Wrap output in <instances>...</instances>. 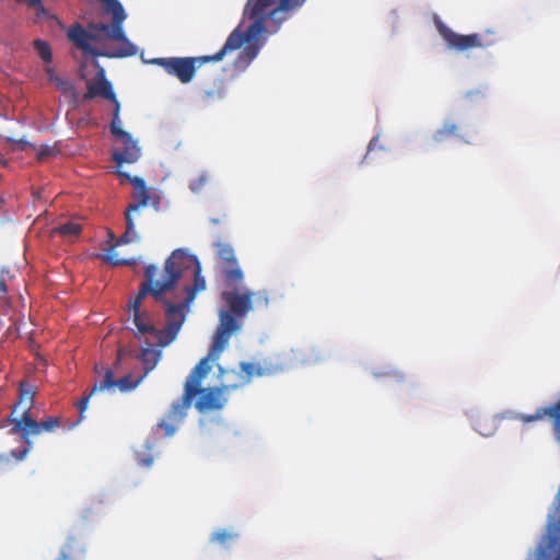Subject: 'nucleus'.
<instances>
[{"label":"nucleus","mask_w":560,"mask_h":560,"mask_svg":"<svg viewBox=\"0 0 560 560\" xmlns=\"http://www.w3.org/2000/svg\"><path fill=\"white\" fill-rule=\"evenodd\" d=\"M82 232V225L74 221L61 223L51 230L52 235H60L68 242H74Z\"/></svg>","instance_id":"412c9836"},{"label":"nucleus","mask_w":560,"mask_h":560,"mask_svg":"<svg viewBox=\"0 0 560 560\" xmlns=\"http://www.w3.org/2000/svg\"><path fill=\"white\" fill-rule=\"evenodd\" d=\"M549 418L556 441L560 444V399L546 407H540L532 415L520 413L516 419L523 423L541 421Z\"/></svg>","instance_id":"f3484780"},{"label":"nucleus","mask_w":560,"mask_h":560,"mask_svg":"<svg viewBox=\"0 0 560 560\" xmlns=\"http://www.w3.org/2000/svg\"><path fill=\"white\" fill-rule=\"evenodd\" d=\"M162 302L165 306L166 323L164 328L159 329L158 346L166 347L176 339L185 322L186 310L189 307L190 303L184 301L183 303L174 304L164 299H162Z\"/></svg>","instance_id":"ddd939ff"},{"label":"nucleus","mask_w":560,"mask_h":560,"mask_svg":"<svg viewBox=\"0 0 560 560\" xmlns=\"http://www.w3.org/2000/svg\"><path fill=\"white\" fill-rule=\"evenodd\" d=\"M190 271L194 278L192 285H186L187 303H191L197 293L206 289V280L201 275V266L198 258L184 249H175L165 260L162 269L153 264L145 266L144 278H151L161 289L159 292L168 293L176 289L178 281L186 272Z\"/></svg>","instance_id":"20e7f679"},{"label":"nucleus","mask_w":560,"mask_h":560,"mask_svg":"<svg viewBox=\"0 0 560 560\" xmlns=\"http://www.w3.org/2000/svg\"><path fill=\"white\" fill-rule=\"evenodd\" d=\"M96 373L103 372L104 377L101 381H96L92 387V393H100L104 390H109L112 388L117 387L120 392L126 393L130 392L138 387V385L143 381L144 375H141L138 378H133L131 375H126L119 380H115L114 372L110 369H106L100 365H95L94 368Z\"/></svg>","instance_id":"dca6fc26"},{"label":"nucleus","mask_w":560,"mask_h":560,"mask_svg":"<svg viewBox=\"0 0 560 560\" xmlns=\"http://www.w3.org/2000/svg\"><path fill=\"white\" fill-rule=\"evenodd\" d=\"M457 125L451 121H446L442 128L435 131L434 140L441 142L451 136H455L457 133Z\"/></svg>","instance_id":"a878e982"},{"label":"nucleus","mask_w":560,"mask_h":560,"mask_svg":"<svg viewBox=\"0 0 560 560\" xmlns=\"http://www.w3.org/2000/svg\"><path fill=\"white\" fill-rule=\"evenodd\" d=\"M214 247L217 249V267L224 285L242 284L244 281V272L240 267L234 248L223 242H217Z\"/></svg>","instance_id":"f8f14e48"},{"label":"nucleus","mask_w":560,"mask_h":560,"mask_svg":"<svg viewBox=\"0 0 560 560\" xmlns=\"http://www.w3.org/2000/svg\"><path fill=\"white\" fill-rule=\"evenodd\" d=\"M161 289L158 287V283L151 278H145V280L141 283L139 292L135 296V299L129 302V311L132 314L133 324L138 329L140 335H151L158 341L159 338V329L152 323L149 314L147 312H141V304L143 299L150 294L153 296L155 301H162L164 293L159 292Z\"/></svg>","instance_id":"1a4fd4ad"},{"label":"nucleus","mask_w":560,"mask_h":560,"mask_svg":"<svg viewBox=\"0 0 560 560\" xmlns=\"http://www.w3.org/2000/svg\"><path fill=\"white\" fill-rule=\"evenodd\" d=\"M475 428L483 436H488L492 432L491 428L487 425L486 418H481V417L477 418L475 421Z\"/></svg>","instance_id":"c85d7f7f"},{"label":"nucleus","mask_w":560,"mask_h":560,"mask_svg":"<svg viewBox=\"0 0 560 560\" xmlns=\"http://www.w3.org/2000/svg\"><path fill=\"white\" fill-rule=\"evenodd\" d=\"M238 537L237 534L230 532L228 529H218L214 533H212L210 540L212 542L220 544L222 546L228 547L231 541L236 539Z\"/></svg>","instance_id":"b1692460"},{"label":"nucleus","mask_w":560,"mask_h":560,"mask_svg":"<svg viewBox=\"0 0 560 560\" xmlns=\"http://www.w3.org/2000/svg\"><path fill=\"white\" fill-rule=\"evenodd\" d=\"M209 174L207 172H202L196 178L190 180L189 188L194 192H200L203 189V187L209 183Z\"/></svg>","instance_id":"cd10ccee"},{"label":"nucleus","mask_w":560,"mask_h":560,"mask_svg":"<svg viewBox=\"0 0 560 560\" xmlns=\"http://www.w3.org/2000/svg\"><path fill=\"white\" fill-rule=\"evenodd\" d=\"M153 459L151 457H143V458H139V463L142 465V466H145V467H149L151 464H152Z\"/></svg>","instance_id":"473e14b6"},{"label":"nucleus","mask_w":560,"mask_h":560,"mask_svg":"<svg viewBox=\"0 0 560 560\" xmlns=\"http://www.w3.org/2000/svg\"><path fill=\"white\" fill-rule=\"evenodd\" d=\"M104 259L106 262H108L112 266H126V265L133 264V261H131V260L119 258L118 253L115 248V245L110 246L107 249Z\"/></svg>","instance_id":"bb28decb"},{"label":"nucleus","mask_w":560,"mask_h":560,"mask_svg":"<svg viewBox=\"0 0 560 560\" xmlns=\"http://www.w3.org/2000/svg\"><path fill=\"white\" fill-rule=\"evenodd\" d=\"M377 140H378V138H377V137H374V138L370 141L369 147H368V153H370V152L373 150V148H374L375 143L377 142Z\"/></svg>","instance_id":"72a5a7b5"},{"label":"nucleus","mask_w":560,"mask_h":560,"mask_svg":"<svg viewBox=\"0 0 560 560\" xmlns=\"http://www.w3.org/2000/svg\"><path fill=\"white\" fill-rule=\"evenodd\" d=\"M56 83H57L58 88L66 90L67 83L63 82L62 80H60L59 78H56Z\"/></svg>","instance_id":"f704fd0d"},{"label":"nucleus","mask_w":560,"mask_h":560,"mask_svg":"<svg viewBox=\"0 0 560 560\" xmlns=\"http://www.w3.org/2000/svg\"><path fill=\"white\" fill-rule=\"evenodd\" d=\"M34 48L38 56L47 63L52 61V52L50 45L43 39L34 40Z\"/></svg>","instance_id":"393cba45"},{"label":"nucleus","mask_w":560,"mask_h":560,"mask_svg":"<svg viewBox=\"0 0 560 560\" xmlns=\"http://www.w3.org/2000/svg\"><path fill=\"white\" fill-rule=\"evenodd\" d=\"M159 359H160L159 351L151 349V348L142 349L141 354H140V360L143 363L144 373L142 375H144V377L148 375V373L150 371H152L155 368Z\"/></svg>","instance_id":"5701e85b"},{"label":"nucleus","mask_w":560,"mask_h":560,"mask_svg":"<svg viewBox=\"0 0 560 560\" xmlns=\"http://www.w3.org/2000/svg\"><path fill=\"white\" fill-rule=\"evenodd\" d=\"M121 120L119 117V108H114L113 118L110 122V132L114 137L120 139L124 144L122 151H114L113 159L118 164H131L140 158V148L132 139L131 135L120 127Z\"/></svg>","instance_id":"4468645a"},{"label":"nucleus","mask_w":560,"mask_h":560,"mask_svg":"<svg viewBox=\"0 0 560 560\" xmlns=\"http://www.w3.org/2000/svg\"><path fill=\"white\" fill-rule=\"evenodd\" d=\"M42 0H28V4L32 7L34 4H39Z\"/></svg>","instance_id":"4c0bfd02"},{"label":"nucleus","mask_w":560,"mask_h":560,"mask_svg":"<svg viewBox=\"0 0 560 560\" xmlns=\"http://www.w3.org/2000/svg\"><path fill=\"white\" fill-rule=\"evenodd\" d=\"M8 288L3 280H0V293H7Z\"/></svg>","instance_id":"c9c22d12"},{"label":"nucleus","mask_w":560,"mask_h":560,"mask_svg":"<svg viewBox=\"0 0 560 560\" xmlns=\"http://www.w3.org/2000/svg\"><path fill=\"white\" fill-rule=\"evenodd\" d=\"M222 317V324L219 330L213 335L208 354L196 364L186 378V382H191V384L197 387L196 396H198V398L195 402V407L200 412L220 410L228 401V392L223 389V387H202V381L210 373L212 363L218 361L221 353L228 347L231 330L236 327L235 320L230 315L224 314Z\"/></svg>","instance_id":"7ed1b4c3"},{"label":"nucleus","mask_w":560,"mask_h":560,"mask_svg":"<svg viewBox=\"0 0 560 560\" xmlns=\"http://www.w3.org/2000/svg\"><path fill=\"white\" fill-rule=\"evenodd\" d=\"M96 96H102L115 104V108L120 109L119 102L117 101L116 94L113 91V86L104 75V71L98 72L97 79L93 82H89L88 92L84 94V100H92Z\"/></svg>","instance_id":"a211bd4d"},{"label":"nucleus","mask_w":560,"mask_h":560,"mask_svg":"<svg viewBox=\"0 0 560 560\" xmlns=\"http://www.w3.org/2000/svg\"><path fill=\"white\" fill-rule=\"evenodd\" d=\"M224 81L222 79H217L213 81V84L209 89L203 91L200 100L205 105H212L215 102L224 98Z\"/></svg>","instance_id":"aec40b11"},{"label":"nucleus","mask_w":560,"mask_h":560,"mask_svg":"<svg viewBox=\"0 0 560 560\" xmlns=\"http://www.w3.org/2000/svg\"><path fill=\"white\" fill-rule=\"evenodd\" d=\"M434 24L447 48L456 51H466L474 48H487L494 44L493 32H487L491 37H486L479 33L468 35L457 34L446 26L439 18L434 19Z\"/></svg>","instance_id":"9d476101"},{"label":"nucleus","mask_w":560,"mask_h":560,"mask_svg":"<svg viewBox=\"0 0 560 560\" xmlns=\"http://www.w3.org/2000/svg\"><path fill=\"white\" fill-rule=\"evenodd\" d=\"M50 153H51V149L49 147L40 148L38 151V159L43 160L46 156L50 155Z\"/></svg>","instance_id":"2f4dec72"},{"label":"nucleus","mask_w":560,"mask_h":560,"mask_svg":"<svg viewBox=\"0 0 560 560\" xmlns=\"http://www.w3.org/2000/svg\"><path fill=\"white\" fill-rule=\"evenodd\" d=\"M211 221H212V223H214V224H217V223L219 222V220H215V219H212Z\"/></svg>","instance_id":"58836bf2"},{"label":"nucleus","mask_w":560,"mask_h":560,"mask_svg":"<svg viewBox=\"0 0 560 560\" xmlns=\"http://www.w3.org/2000/svg\"><path fill=\"white\" fill-rule=\"evenodd\" d=\"M196 393L197 387L191 382H185L182 397L172 404L162 421L158 424L160 429L164 430L165 436H172L176 432L178 424L185 419L187 411L191 407Z\"/></svg>","instance_id":"9b49d317"},{"label":"nucleus","mask_w":560,"mask_h":560,"mask_svg":"<svg viewBox=\"0 0 560 560\" xmlns=\"http://www.w3.org/2000/svg\"><path fill=\"white\" fill-rule=\"evenodd\" d=\"M33 7L36 9V21H42L43 19H46V18H51L54 20H57V18L55 15H49L48 11L46 10V8L43 5L42 2L39 4H34Z\"/></svg>","instance_id":"7c9ffc66"},{"label":"nucleus","mask_w":560,"mask_h":560,"mask_svg":"<svg viewBox=\"0 0 560 560\" xmlns=\"http://www.w3.org/2000/svg\"><path fill=\"white\" fill-rule=\"evenodd\" d=\"M241 284L225 285L221 292V300L225 303L229 310H221L219 313V325L215 332L222 324V316L230 315L236 323L235 329L231 330V335L237 331L241 327L237 318L244 317L249 311L256 307L266 308L269 304V298L266 291L253 292L249 289L240 290Z\"/></svg>","instance_id":"39448f33"},{"label":"nucleus","mask_w":560,"mask_h":560,"mask_svg":"<svg viewBox=\"0 0 560 560\" xmlns=\"http://www.w3.org/2000/svg\"><path fill=\"white\" fill-rule=\"evenodd\" d=\"M236 39L232 36L226 39L222 48L210 56L202 57H171V58H155L151 62L161 66L166 73L176 77L182 83H189L199 67L206 62H218L221 61L229 52L231 48L235 47Z\"/></svg>","instance_id":"423d86ee"},{"label":"nucleus","mask_w":560,"mask_h":560,"mask_svg":"<svg viewBox=\"0 0 560 560\" xmlns=\"http://www.w3.org/2000/svg\"><path fill=\"white\" fill-rule=\"evenodd\" d=\"M8 421L13 424L10 430L12 434H20L24 443L31 444L30 438L38 435L43 432H52L61 425L59 417L50 416L44 421H36L32 418H8Z\"/></svg>","instance_id":"2eb2a0df"},{"label":"nucleus","mask_w":560,"mask_h":560,"mask_svg":"<svg viewBox=\"0 0 560 560\" xmlns=\"http://www.w3.org/2000/svg\"><path fill=\"white\" fill-rule=\"evenodd\" d=\"M94 394L95 393H92V390H91L88 395H84L79 401H77L75 407L78 408V410L80 412V419L83 418V413L88 408L89 400H90L91 396H93Z\"/></svg>","instance_id":"c756f323"},{"label":"nucleus","mask_w":560,"mask_h":560,"mask_svg":"<svg viewBox=\"0 0 560 560\" xmlns=\"http://www.w3.org/2000/svg\"><path fill=\"white\" fill-rule=\"evenodd\" d=\"M305 0H247L243 18L252 21L246 31L237 26L226 39L232 36L236 39L235 47L231 52L240 49L245 43L238 57L234 61V67L238 70H245L249 63L257 57L260 45L256 42L268 31L267 21L272 23V32H278L281 24L288 19V11L301 7Z\"/></svg>","instance_id":"f03ea898"},{"label":"nucleus","mask_w":560,"mask_h":560,"mask_svg":"<svg viewBox=\"0 0 560 560\" xmlns=\"http://www.w3.org/2000/svg\"><path fill=\"white\" fill-rule=\"evenodd\" d=\"M14 142L19 143L21 145L22 149H24V145L26 144V141L21 139V140H13Z\"/></svg>","instance_id":"e433bc0d"},{"label":"nucleus","mask_w":560,"mask_h":560,"mask_svg":"<svg viewBox=\"0 0 560 560\" xmlns=\"http://www.w3.org/2000/svg\"><path fill=\"white\" fill-rule=\"evenodd\" d=\"M106 14L112 16V24L90 23L86 28L77 23L70 27L68 37L83 52L93 57L121 58L136 54L124 31L127 18L118 0H101Z\"/></svg>","instance_id":"f257e3e1"},{"label":"nucleus","mask_w":560,"mask_h":560,"mask_svg":"<svg viewBox=\"0 0 560 560\" xmlns=\"http://www.w3.org/2000/svg\"><path fill=\"white\" fill-rule=\"evenodd\" d=\"M284 364H255L250 362H242L241 371L225 369L218 365V381L221 387L226 392L238 389L247 385L254 376H264L283 371Z\"/></svg>","instance_id":"6e6552de"},{"label":"nucleus","mask_w":560,"mask_h":560,"mask_svg":"<svg viewBox=\"0 0 560 560\" xmlns=\"http://www.w3.org/2000/svg\"><path fill=\"white\" fill-rule=\"evenodd\" d=\"M119 176L125 177L133 186V199L136 202L130 203L125 211L126 231L117 240L116 245L128 244L130 242H138L140 235L136 232L135 219L141 217L142 208L147 207L150 201L155 209L159 208L160 198L158 196H151L144 179L138 176H131L128 173L118 172Z\"/></svg>","instance_id":"0eeeda50"},{"label":"nucleus","mask_w":560,"mask_h":560,"mask_svg":"<svg viewBox=\"0 0 560 560\" xmlns=\"http://www.w3.org/2000/svg\"><path fill=\"white\" fill-rule=\"evenodd\" d=\"M19 392V401L13 406L12 413L9 418H14L13 415L18 412L19 409L22 410L19 418H32L31 410L34 406V398L36 395L35 387L22 382L20 383Z\"/></svg>","instance_id":"6ab92c4d"},{"label":"nucleus","mask_w":560,"mask_h":560,"mask_svg":"<svg viewBox=\"0 0 560 560\" xmlns=\"http://www.w3.org/2000/svg\"><path fill=\"white\" fill-rule=\"evenodd\" d=\"M81 552L80 546L75 538L69 537L60 549L55 560H77V556Z\"/></svg>","instance_id":"4be33fe9"}]
</instances>
